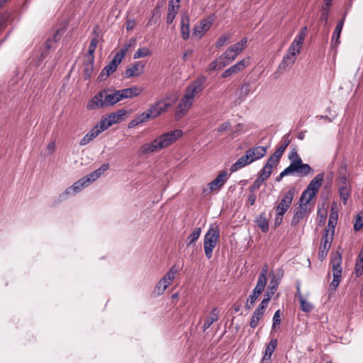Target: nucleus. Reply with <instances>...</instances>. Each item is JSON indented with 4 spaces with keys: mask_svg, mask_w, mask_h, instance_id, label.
Wrapping results in <instances>:
<instances>
[{
    "mask_svg": "<svg viewBox=\"0 0 363 363\" xmlns=\"http://www.w3.org/2000/svg\"><path fill=\"white\" fill-rule=\"evenodd\" d=\"M91 184V183L89 181V178H88L86 176L82 177V179L74 182L73 185L67 188L66 190L60 195V200H65L68 196L74 195L75 194L79 192L84 187L89 186Z\"/></svg>",
    "mask_w": 363,
    "mask_h": 363,
    "instance_id": "nucleus-13",
    "label": "nucleus"
},
{
    "mask_svg": "<svg viewBox=\"0 0 363 363\" xmlns=\"http://www.w3.org/2000/svg\"><path fill=\"white\" fill-rule=\"evenodd\" d=\"M324 179V173L318 174L308 184L306 189L302 192L301 196L312 201L315 198Z\"/></svg>",
    "mask_w": 363,
    "mask_h": 363,
    "instance_id": "nucleus-10",
    "label": "nucleus"
},
{
    "mask_svg": "<svg viewBox=\"0 0 363 363\" xmlns=\"http://www.w3.org/2000/svg\"><path fill=\"white\" fill-rule=\"evenodd\" d=\"M301 48L302 45L296 42H292L287 50V53L283 57V59L278 67V71L280 73H283L288 67L294 65L296 56L300 53Z\"/></svg>",
    "mask_w": 363,
    "mask_h": 363,
    "instance_id": "nucleus-5",
    "label": "nucleus"
},
{
    "mask_svg": "<svg viewBox=\"0 0 363 363\" xmlns=\"http://www.w3.org/2000/svg\"><path fill=\"white\" fill-rule=\"evenodd\" d=\"M279 162V160L274 157V155H272L267 160L266 164L264 165H270L271 169H273V167L277 166Z\"/></svg>",
    "mask_w": 363,
    "mask_h": 363,
    "instance_id": "nucleus-57",
    "label": "nucleus"
},
{
    "mask_svg": "<svg viewBox=\"0 0 363 363\" xmlns=\"http://www.w3.org/2000/svg\"><path fill=\"white\" fill-rule=\"evenodd\" d=\"M338 176H349V173L347 172V164L345 162H342L338 169Z\"/></svg>",
    "mask_w": 363,
    "mask_h": 363,
    "instance_id": "nucleus-60",
    "label": "nucleus"
},
{
    "mask_svg": "<svg viewBox=\"0 0 363 363\" xmlns=\"http://www.w3.org/2000/svg\"><path fill=\"white\" fill-rule=\"evenodd\" d=\"M183 135L182 130H172L157 137L152 142L143 145L140 151L143 155H149L165 148L181 138Z\"/></svg>",
    "mask_w": 363,
    "mask_h": 363,
    "instance_id": "nucleus-1",
    "label": "nucleus"
},
{
    "mask_svg": "<svg viewBox=\"0 0 363 363\" xmlns=\"http://www.w3.org/2000/svg\"><path fill=\"white\" fill-rule=\"evenodd\" d=\"M363 226V216L357 215L354 223V229L355 231L359 230Z\"/></svg>",
    "mask_w": 363,
    "mask_h": 363,
    "instance_id": "nucleus-56",
    "label": "nucleus"
},
{
    "mask_svg": "<svg viewBox=\"0 0 363 363\" xmlns=\"http://www.w3.org/2000/svg\"><path fill=\"white\" fill-rule=\"evenodd\" d=\"M344 21L345 18L340 20L336 25L332 36V43H335V45H338L340 43V37L344 25Z\"/></svg>",
    "mask_w": 363,
    "mask_h": 363,
    "instance_id": "nucleus-32",
    "label": "nucleus"
},
{
    "mask_svg": "<svg viewBox=\"0 0 363 363\" xmlns=\"http://www.w3.org/2000/svg\"><path fill=\"white\" fill-rule=\"evenodd\" d=\"M192 104L193 101L184 95L176 108L175 120H180L188 112Z\"/></svg>",
    "mask_w": 363,
    "mask_h": 363,
    "instance_id": "nucleus-16",
    "label": "nucleus"
},
{
    "mask_svg": "<svg viewBox=\"0 0 363 363\" xmlns=\"http://www.w3.org/2000/svg\"><path fill=\"white\" fill-rule=\"evenodd\" d=\"M281 323L280 311L277 310L273 316L272 328H275L277 325Z\"/></svg>",
    "mask_w": 363,
    "mask_h": 363,
    "instance_id": "nucleus-59",
    "label": "nucleus"
},
{
    "mask_svg": "<svg viewBox=\"0 0 363 363\" xmlns=\"http://www.w3.org/2000/svg\"><path fill=\"white\" fill-rule=\"evenodd\" d=\"M267 147L257 146L247 150L245 154L248 156L251 162H253L263 157L267 153Z\"/></svg>",
    "mask_w": 363,
    "mask_h": 363,
    "instance_id": "nucleus-20",
    "label": "nucleus"
},
{
    "mask_svg": "<svg viewBox=\"0 0 363 363\" xmlns=\"http://www.w3.org/2000/svg\"><path fill=\"white\" fill-rule=\"evenodd\" d=\"M171 106L172 104L170 103L166 102L164 99H160L152 104L149 108L143 113L148 121L158 117L162 113L166 112Z\"/></svg>",
    "mask_w": 363,
    "mask_h": 363,
    "instance_id": "nucleus-11",
    "label": "nucleus"
},
{
    "mask_svg": "<svg viewBox=\"0 0 363 363\" xmlns=\"http://www.w3.org/2000/svg\"><path fill=\"white\" fill-rule=\"evenodd\" d=\"M294 194L295 189L291 188L284 194L279 204L275 208L276 212L279 216H284L290 208Z\"/></svg>",
    "mask_w": 363,
    "mask_h": 363,
    "instance_id": "nucleus-14",
    "label": "nucleus"
},
{
    "mask_svg": "<svg viewBox=\"0 0 363 363\" xmlns=\"http://www.w3.org/2000/svg\"><path fill=\"white\" fill-rule=\"evenodd\" d=\"M61 38L60 30H57L51 38H48L46 41V48L50 50L52 48V44L58 42Z\"/></svg>",
    "mask_w": 363,
    "mask_h": 363,
    "instance_id": "nucleus-44",
    "label": "nucleus"
},
{
    "mask_svg": "<svg viewBox=\"0 0 363 363\" xmlns=\"http://www.w3.org/2000/svg\"><path fill=\"white\" fill-rule=\"evenodd\" d=\"M288 175H296V173L291 170L289 167L285 168L279 175L276 178V181L279 182L283 177Z\"/></svg>",
    "mask_w": 363,
    "mask_h": 363,
    "instance_id": "nucleus-53",
    "label": "nucleus"
},
{
    "mask_svg": "<svg viewBox=\"0 0 363 363\" xmlns=\"http://www.w3.org/2000/svg\"><path fill=\"white\" fill-rule=\"evenodd\" d=\"M247 38H243L238 43L230 46L222 55V59L228 62V65L234 61L236 57L242 52L246 48Z\"/></svg>",
    "mask_w": 363,
    "mask_h": 363,
    "instance_id": "nucleus-8",
    "label": "nucleus"
},
{
    "mask_svg": "<svg viewBox=\"0 0 363 363\" xmlns=\"http://www.w3.org/2000/svg\"><path fill=\"white\" fill-rule=\"evenodd\" d=\"M349 176H338L337 185L338 187L350 186V182L348 179Z\"/></svg>",
    "mask_w": 363,
    "mask_h": 363,
    "instance_id": "nucleus-52",
    "label": "nucleus"
},
{
    "mask_svg": "<svg viewBox=\"0 0 363 363\" xmlns=\"http://www.w3.org/2000/svg\"><path fill=\"white\" fill-rule=\"evenodd\" d=\"M338 191L340 194V199H342L344 204H346L347 202L348 197L350 194L351 186H340L338 187Z\"/></svg>",
    "mask_w": 363,
    "mask_h": 363,
    "instance_id": "nucleus-40",
    "label": "nucleus"
},
{
    "mask_svg": "<svg viewBox=\"0 0 363 363\" xmlns=\"http://www.w3.org/2000/svg\"><path fill=\"white\" fill-rule=\"evenodd\" d=\"M337 213H332L330 216L328 226L333 229V233L334 232L335 227L337 224Z\"/></svg>",
    "mask_w": 363,
    "mask_h": 363,
    "instance_id": "nucleus-55",
    "label": "nucleus"
},
{
    "mask_svg": "<svg viewBox=\"0 0 363 363\" xmlns=\"http://www.w3.org/2000/svg\"><path fill=\"white\" fill-rule=\"evenodd\" d=\"M272 173V169H271L270 165H264L263 168L260 170L258 175V178L264 182L270 177Z\"/></svg>",
    "mask_w": 363,
    "mask_h": 363,
    "instance_id": "nucleus-41",
    "label": "nucleus"
},
{
    "mask_svg": "<svg viewBox=\"0 0 363 363\" xmlns=\"http://www.w3.org/2000/svg\"><path fill=\"white\" fill-rule=\"evenodd\" d=\"M117 65L110 62L101 72L99 76V80H105L111 74L113 73L117 68Z\"/></svg>",
    "mask_w": 363,
    "mask_h": 363,
    "instance_id": "nucleus-31",
    "label": "nucleus"
},
{
    "mask_svg": "<svg viewBox=\"0 0 363 363\" xmlns=\"http://www.w3.org/2000/svg\"><path fill=\"white\" fill-rule=\"evenodd\" d=\"M98 42H99V40L96 37H94L91 38V43H90L89 47V50H88L87 57H94V52L96 50Z\"/></svg>",
    "mask_w": 363,
    "mask_h": 363,
    "instance_id": "nucleus-48",
    "label": "nucleus"
},
{
    "mask_svg": "<svg viewBox=\"0 0 363 363\" xmlns=\"http://www.w3.org/2000/svg\"><path fill=\"white\" fill-rule=\"evenodd\" d=\"M207 78L205 76H201L193 81L185 89L184 96L189 97L194 101V97L201 94L205 87V83Z\"/></svg>",
    "mask_w": 363,
    "mask_h": 363,
    "instance_id": "nucleus-12",
    "label": "nucleus"
},
{
    "mask_svg": "<svg viewBox=\"0 0 363 363\" xmlns=\"http://www.w3.org/2000/svg\"><path fill=\"white\" fill-rule=\"evenodd\" d=\"M98 125V130H100V133L106 130L107 128H108L109 127H111L112 125V123L109 121L108 118H104V119H102L101 121H100V123L99 125Z\"/></svg>",
    "mask_w": 363,
    "mask_h": 363,
    "instance_id": "nucleus-50",
    "label": "nucleus"
},
{
    "mask_svg": "<svg viewBox=\"0 0 363 363\" xmlns=\"http://www.w3.org/2000/svg\"><path fill=\"white\" fill-rule=\"evenodd\" d=\"M230 177V174L226 170L221 171L217 177L211 182L208 183V192L219 190L227 182ZM207 190H203L205 194Z\"/></svg>",
    "mask_w": 363,
    "mask_h": 363,
    "instance_id": "nucleus-15",
    "label": "nucleus"
},
{
    "mask_svg": "<svg viewBox=\"0 0 363 363\" xmlns=\"http://www.w3.org/2000/svg\"><path fill=\"white\" fill-rule=\"evenodd\" d=\"M182 35L184 40H187L189 38V23H185L184 21H182L181 25Z\"/></svg>",
    "mask_w": 363,
    "mask_h": 363,
    "instance_id": "nucleus-51",
    "label": "nucleus"
},
{
    "mask_svg": "<svg viewBox=\"0 0 363 363\" xmlns=\"http://www.w3.org/2000/svg\"><path fill=\"white\" fill-rule=\"evenodd\" d=\"M333 235L330 238L328 236V230H325V233L321 238L320 246L319 247L318 258L323 261L327 256L331 247Z\"/></svg>",
    "mask_w": 363,
    "mask_h": 363,
    "instance_id": "nucleus-17",
    "label": "nucleus"
},
{
    "mask_svg": "<svg viewBox=\"0 0 363 363\" xmlns=\"http://www.w3.org/2000/svg\"><path fill=\"white\" fill-rule=\"evenodd\" d=\"M264 314V311H261L259 308H256L254 311L252 316L251 318L250 322V326L252 328H255L258 324L260 319L262 318V316Z\"/></svg>",
    "mask_w": 363,
    "mask_h": 363,
    "instance_id": "nucleus-35",
    "label": "nucleus"
},
{
    "mask_svg": "<svg viewBox=\"0 0 363 363\" xmlns=\"http://www.w3.org/2000/svg\"><path fill=\"white\" fill-rule=\"evenodd\" d=\"M94 57H87V60L84 62V79H88L91 77L94 70Z\"/></svg>",
    "mask_w": 363,
    "mask_h": 363,
    "instance_id": "nucleus-33",
    "label": "nucleus"
},
{
    "mask_svg": "<svg viewBox=\"0 0 363 363\" xmlns=\"http://www.w3.org/2000/svg\"><path fill=\"white\" fill-rule=\"evenodd\" d=\"M227 65H228V62H225L224 59H222V56L220 55L218 58L210 63L208 65V69L210 71H215L216 69H222Z\"/></svg>",
    "mask_w": 363,
    "mask_h": 363,
    "instance_id": "nucleus-34",
    "label": "nucleus"
},
{
    "mask_svg": "<svg viewBox=\"0 0 363 363\" xmlns=\"http://www.w3.org/2000/svg\"><path fill=\"white\" fill-rule=\"evenodd\" d=\"M277 345V339H272L269 342V344L267 345L265 349V353L263 357L264 359H269L274 352V351L276 349V347Z\"/></svg>",
    "mask_w": 363,
    "mask_h": 363,
    "instance_id": "nucleus-36",
    "label": "nucleus"
},
{
    "mask_svg": "<svg viewBox=\"0 0 363 363\" xmlns=\"http://www.w3.org/2000/svg\"><path fill=\"white\" fill-rule=\"evenodd\" d=\"M211 24V22L208 20L203 19L201 21L200 23L194 27L193 35L201 38L210 29Z\"/></svg>",
    "mask_w": 363,
    "mask_h": 363,
    "instance_id": "nucleus-23",
    "label": "nucleus"
},
{
    "mask_svg": "<svg viewBox=\"0 0 363 363\" xmlns=\"http://www.w3.org/2000/svg\"><path fill=\"white\" fill-rule=\"evenodd\" d=\"M249 65L248 60H242L236 62L230 67L225 69L221 74L222 78H228L242 71Z\"/></svg>",
    "mask_w": 363,
    "mask_h": 363,
    "instance_id": "nucleus-18",
    "label": "nucleus"
},
{
    "mask_svg": "<svg viewBox=\"0 0 363 363\" xmlns=\"http://www.w3.org/2000/svg\"><path fill=\"white\" fill-rule=\"evenodd\" d=\"M129 47L130 45H127L125 48L120 49L119 51L117 52L114 55V57L111 62L118 66L125 55V53L127 52Z\"/></svg>",
    "mask_w": 363,
    "mask_h": 363,
    "instance_id": "nucleus-39",
    "label": "nucleus"
},
{
    "mask_svg": "<svg viewBox=\"0 0 363 363\" xmlns=\"http://www.w3.org/2000/svg\"><path fill=\"white\" fill-rule=\"evenodd\" d=\"M220 316V311L218 308H214L210 313V315L207 318L203 325V330L206 331L215 322L218 321Z\"/></svg>",
    "mask_w": 363,
    "mask_h": 363,
    "instance_id": "nucleus-26",
    "label": "nucleus"
},
{
    "mask_svg": "<svg viewBox=\"0 0 363 363\" xmlns=\"http://www.w3.org/2000/svg\"><path fill=\"white\" fill-rule=\"evenodd\" d=\"M288 157L291 163L287 167L295 172L296 176L298 177H305L310 173L313 172V169L308 164H305L303 162L296 148L291 150Z\"/></svg>",
    "mask_w": 363,
    "mask_h": 363,
    "instance_id": "nucleus-3",
    "label": "nucleus"
},
{
    "mask_svg": "<svg viewBox=\"0 0 363 363\" xmlns=\"http://www.w3.org/2000/svg\"><path fill=\"white\" fill-rule=\"evenodd\" d=\"M267 267L265 266L262 268L260 274L258 277L257 281H262L263 284H267Z\"/></svg>",
    "mask_w": 363,
    "mask_h": 363,
    "instance_id": "nucleus-58",
    "label": "nucleus"
},
{
    "mask_svg": "<svg viewBox=\"0 0 363 363\" xmlns=\"http://www.w3.org/2000/svg\"><path fill=\"white\" fill-rule=\"evenodd\" d=\"M230 33L222 35L216 42L215 46L218 48L223 47L230 40Z\"/></svg>",
    "mask_w": 363,
    "mask_h": 363,
    "instance_id": "nucleus-49",
    "label": "nucleus"
},
{
    "mask_svg": "<svg viewBox=\"0 0 363 363\" xmlns=\"http://www.w3.org/2000/svg\"><path fill=\"white\" fill-rule=\"evenodd\" d=\"M220 238V230L217 225H211L204 237L203 248L206 257L211 259L213 250L217 245Z\"/></svg>",
    "mask_w": 363,
    "mask_h": 363,
    "instance_id": "nucleus-4",
    "label": "nucleus"
},
{
    "mask_svg": "<svg viewBox=\"0 0 363 363\" xmlns=\"http://www.w3.org/2000/svg\"><path fill=\"white\" fill-rule=\"evenodd\" d=\"M151 54L150 49L147 48H139L134 54L133 58L138 59L140 57H145L149 56Z\"/></svg>",
    "mask_w": 363,
    "mask_h": 363,
    "instance_id": "nucleus-47",
    "label": "nucleus"
},
{
    "mask_svg": "<svg viewBox=\"0 0 363 363\" xmlns=\"http://www.w3.org/2000/svg\"><path fill=\"white\" fill-rule=\"evenodd\" d=\"M180 3H178L177 1H174V0H169V2H168V12H167V24H171L178 11H179V6H180Z\"/></svg>",
    "mask_w": 363,
    "mask_h": 363,
    "instance_id": "nucleus-21",
    "label": "nucleus"
},
{
    "mask_svg": "<svg viewBox=\"0 0 363 363\" xmlns=\"http://www.w3.org/2000/svg\"><path fill=\"white\" fill-rule=\"evenodd\" d=\"M279 284V279L274 276L269 282V284L267 289V291H269L270 294H275Z\"/></svg>",
    "mask_w": 363,
    "mask_h": 363,
    "instance_id": "nucleus-46",
    "label": "nucleus"
},
{
    "mask_svg": "<svg viewBox=\"0 0 363 363\" xmlns=\"http://www.w3.org/2000/svg\"><path fill=\"white\" fill-rule=\"evenodd\" d=\"M251 163L252 162L248 158V156L246 154H245L230 166V171L231 173H233Z\"/></svg>",
    "mask_w": 363,
    "mask_h": 363,
    "instance_id": "nucleus-25",
    "label": "nucleus"
},
{
    "mask_svg": "<svg viewBox=\"0 0 363 363\" xmlns=\"http://www.w3.org/2000/svg\"><path fill=\"white\" fill-rule=\"evenodd\" d=\"M126 111L123 109L118 110L115 113H111L108 115V120L112 123V125L121 121L122 118L125 115Z\"/></svg>",
    "mask_w": 363,
    "mask_h": 363,
    "instance_id": "nucleus-38",
    "label": "nucleus"
},
{
    "mask_svg": "<svg viewBox=\"0 0 363 363\" xmlns=\"http://www.w3.org/2000/svg\"><path fill=\"white\" fill-rule=\"evenodd\" d=\"M231 127L230 123L227 121L223 123H222L218 128V133H223L224 131H226L230 129Z\"/></svg>",
    "mask_w": 363,
    "mask_h": 363,
    "instance_id": "nucleus-62",
    "label": "nucleus"
},
{
    "mask_svg": "<svg viewBox=\"0 0 363 363\" xmlns=\"http://www.w3.org/2000/svg\"><path fill=\"white\" fill-rule=\"evenodd\" d=\"M117 91L118 93L119 99L121 101L125 99H129L140 95L143 92V89L134 86Z\"/></svg>",
    "mask_w": 363,
    "mask_h": 363,
    "instance_id": "nucleus-19",
    "label": "nucleus"
},
{
    "mask_svg": "<svg viewBox=\"0 0 363 363\" xmlns=\"http://www.w3.org/2000/svg\"><path fill=\"white\" fill-rule=\"evenodd\" d=\"M144 65L140 62H135L131 67H128L125 72V77L130 78L132 77L140 76L143 72Z\"/></svg>",
    "mask_w": 363,
    "mask_h": 363,
    "instance_id": "nucleus-22",
    "label": "nucleus"
},
{
    "mask_svg": "<svg viewBox=\"0 0 363 363\" xmlns=\"http://www.w3.org/2000/svg\"><path fill=\"white\" fill-rule=\"evenodd\" d=\"M256 194L255 192L250 191L247 196V202L250 206H253L256 201Z\"/></svg>",
    "mask_w": 363,
    "mask_h": 363,
    "instance_id": "nucleus-63",
    "label": "nucleus"
},
{
    "mask_svg": "<svg viewBox=\"0 0 363 363\" xmlns=\"http://www.w3.org/2000/svg\"><path fill=\"white\" fill-rule=\"evenodd\" d=\"M342 256L340 253L337 252L330 260V264L333 269V279L330 284L329 290L331 292H335L337 287L339 286L342 277Z\"/></svg>",
    "mask_w": 363,
    "mask_h": 363,
    "instance_id": "nucleus-6",
    "label": "nucleus"
},
{
    "mask_svg": "<svg viewBox=\"0 0 363 363\" xmlns=\"http://www.w3.org/2000/svg\"><path fill=\"white\" fill-rule=\"evenodd\" d=\"M179 271V268L176 264L170 267L168 272L157 284L155 293L157 295H162L164 293L167 287L172 284L175 274Z\"/></svg>",
    "mask_w": 363,
    "mask_h": 363,
    "instance_id": "nucleus-9",
    "label": "nucleus"
},
{
    "mask_svg": "<svg viewBox=\"0 0 363 363\" xmlns=\"http://www.w3.org/2000/svg\"><path fill=\"white\" fill-rule=\"evenodd\" d=\"M256 223L263 233H266L269 230V222L264 213L260 214L259 218L256 220Z\"/></svg>",
    "mask_w": 363,
    "mask_h": 363,
    "instance_id": "nucleus-37",
    "label": "nucleus"
},
{
    "mask_svg": "<svg viewBox=\"0 0 363 363\" xmlns=\"http://www.w3.org/2000/svg\"><path fill=\"white\" fill-rule=\"evenodd\" d=\"M269 302L267 298H263L257 308L265 312L267 307L268 306Z\"/></svg>",
    "mask_w": 363,
    "mask_h": 363,
    "instance_id": "nucleus-64",
    "label": "nucleus"
},
{
    "mask_svg": "<svg viewBox=\"0 0 363 363\" xmlns=\"http://www.w3.org/2000/svg\"><path fill=\"white\" fill-rule=\"evenodd\" d=\"M301 309L303 312L309 313L313 309V306L306 300L302 295H300Z\"/></svg>",
    "mask_w": 363,
    "mask_h": 363,
    "instance_id": "nucleus-45",
    "label": "nucleus"
},
{
    "mask_svg": "<svg viewBox=\"0 0 363 363\" xmlns=\"http://www.w3.org/2000/svg\"><path fill=\"white\" fill-rule=\"evenodd\" d=\"M322 10L323 11L320 17L319 22L323 23L324 26H326L329 16V11L328 9H325V7H322Z\"/></svg>",
    "mask_w": 363,
    "mask_h": 363,
    "instance_id": "nucleus-54",
    "label": "nucleus"
},
{
    "mask_svg": "<svg viewBox=\"0 0 363 363\" xmlns=\"http://www.w3.org/2000/svg\"><path fill=\"white\" fill-rule=\"evenodd\" d=\"M291 143V139L289 138V134H286L283 136L279 147L274 152V157L280 160L282 155L284 154L285 150L289 146Z\"/></svg>",
    "mask_w": 363,
    "mask_h": 363,
    "instance_id": "nucleus-24",
    "label": "nucleus"
},
{
    "mask_svg": "<svg viewBox=\"0 0 363 363\" xmlns=\"http://www.w3.org/2000/svg\"><path fill=\"white\" fill-rule=\"evenodd\" d=\"M266 285L263 284L262 281H257L255 288L253 289L252 294L248 297L251 303H255L259 296L263 292Z\"/></svg>",
    "mask_w": 363,
    "mask_h": 363,
    "instance_id": "nucleus-29",
    "label": "nucleus"
},
{
    "mask_svg": "<svg viewBox=\"0 0 363 363\" xmlns=\"http://www.w3.org/2000/svg\"><path fill=\"white\" fill-rule=\"evenodd\" d=\"M201 230L200 228H196L194 230V231L189 235L187 238V245L195 242L201 235Z\"/></svg>",
    "mask_w": 363,
    "mask_h": 363,
    "instance_id": "nucleus-43",
    "label": "nucleus"
},
{
    "mask_svg": "<svg viewBox=\"0 0 363 363\" xmlns=\"http://www.w3.org/2000/svg\"><path fill=\"white\" fill-rule=\"evenodd\" d=\"M99 134L100 130H98V125L94 126L82 138L79 142V145L82 146L87 145L91 140L96 138Z\"/></svg>",
    "mask_w": 363,
    "mask_h": 363,
    "instance_id": "nucleus-27",
    "label": "nucleus"
},
{
    "mask_svg": "<svg viewBox=\"0 0 363 363\" xmlns=\"http://www.w3.org/2000/svg\"><path fill=\"white\" fill-rule=\"evenodd\" d=\"M120 101L118 91L109 93L108 90H103L96 94L87 104V108L94 110L113 106Z\"/></svg>",
    "mask_w": 363,
    "mask_h": 363,
    "instance_id": "nucleus-2",
    "label": "nucleus"
},
{
    "mask_svg": "<svg viewBox=\"0 0 363 363\" xmlns=\"http://www.w3.org/2000/svg\"><path fill=\"white\" fill-rule=\"evenodd\" d=\"M109 168V164L108 163H104L101 165V167L92 172L91 173L86 175L88 178H89V181L91 183L96 180L101 175H102L106 170Z\"/></svg>",
    "mask_w": 363,
    "mask_h": 363,
    "instance_id": "nucleus-30",
    "label": "nucleus"
},
{
    "mask_svg": "<svg viewBox=\"0 0 363 363\" xmlns=\"http://www.w3.org/2000/svg\"><path fill=\"white\" fill-rule=\"evenodd\" d=\"M311 201L301 196L299 199V206L294 210V216L291 219V225L296 226L303 218L307 216L311 211L309 207Z\"/></svg>",
    "mask_w": 363,
    "mask_h": 363,
    "instance_id": "nucleus-7",
    "label": "nucleus"
},
{
    "mask_svg": "<svg viewBox=\"0 0 363 363\" xmlns=\"http://www.w3.org/2000/svg\"><path fill=\"white\" fill-rule=\"evenodd\" d=\"M263 181L260 180L258 177L253 182L252 185L250 187L249 191L255 192L257 189H258L262 185Z\"/></svg>",
    "mask_w": 363,
    "mask_h": 363,
    "instance_id": "nucleus-61",
    "label": "nucleus"
},
{
    "mask_svg": "<svg viewBox=\"0 0 363 363\" xmlns=\"http://www.w3.org/2000/svg\"><path fill=\"white\" fill-rule=\"evenodd\" d=\"M147 121L144 113H142L141 114L138 115L135 117L134 119H133L129 123H128V128H134L137 126L138 125Z\"/></svg>",
    "mask_w": 363,
    "mask_h": 363,
    "instance_id": "nucleus-42",
    "label": "nucleus"
},
{
    "mask_svg": "<svg viewBox=\"0 0 363 363\" xmlns=\"http://www.w3.org/2000/svg\"><path fill=\"white\" fill-rule=\"evenodd\" d=\"M252 89L251 87V84L250 82H245L243 83L240 88L239 90V96L237 99V101H238V104H240L242 102L246 96L251 92H252Z\"/></svg>",
    "mask_w": 363,
    "mask_h": 363,
    "instance_id": "nucleus-28",
    "label": "nucleus"
}]
</instances>
